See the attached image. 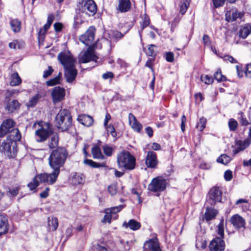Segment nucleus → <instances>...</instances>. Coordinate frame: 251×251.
Listing matches in <instances>:
<instances>
[{"mask_svg":"<svg viewBox=\"0 0 251 251\" xmlns=\"http://www.w3.org/2000/svg\"><path fill=\"white\" fill-rule=\"evenodd\" d=\"M49 162L53 169V172L36 175L27 185L31 191L36 189L40 183L51 185L56 182L63 163V149L59 148L53 151L50 155Z\"/></svg>","mask_w":251,"mask_h":251,"instance_id":"f257e3e1","label":"nucleus"},{"mask_svg":"<svg viewBox=\"0 0 251 251\" xmlns=\"http://www.w3.org/2000/svg\"><path fill=\"white\" fill-rule=\"evenodd\" d=\"M75 60L73 55L68 51L64 50V69L66 80L68 83L74 81L77 74V71L75 67Z\"/></svg>","mask_w":251,"mask_h":251,"instance_id":"f03ea898","label":"nucleus"},{"mask_svg":"<svg viewBox=\"0 0 251 251\" xmlns=\"http://www.w3.org/2000/svg\"><path fill=\"white\" fill-rule=\"evenodd\" d=\"M218 233L221 237L213 239L209 244L211 251H224L225 249V242L222 238L224 236V220L222 218L218 226Z\"/></svg>","mask_w":251,"mask_h":251,"instance_id":"7ed1b4c3","label":"nucleus"},{"mask_svg":"<svg viewBox=\"0 0 251 251\" xmlns=\"http://www.w3.org/2000/svg\"><path fill=\"white\" fill-rule=\"evenodd\" d=\"M119 167L126 170H133L135 166V158L128 151L121 152L117 155Z\"/></svg>","mask_w":251,"mask_h":251,"instance_id":"20e7f679","label":"nucleus"},{"mask_svg":"<svg viewBox=\"0 0 251 251\" xmlns=\"http://www.w3.org/2000/svg\"><path fill=\"white\" fill-rule=\"evenodd\" d=\"M167 180L161 176H157L153 178L148 185V190L152 192L157 193L156 196L159 195L158 193L164 191L167 186Z\"/></svg>","mask_w":251,"mask_h":251,"instance_id":"39448f33","label":"nucleus"},{"mask_svg":"<svg viewBox=\"0 0 251 251\" xmlns=\"http://www.w3.org/2000/svg\"><path fill=\"white\" fill-rule=\"evenodd\" d=\"M77 6L80 11L89 15H94L97 10L96 4L93 0H80Z\"/></svg>","mask_w":251,"mask_h":251,"instance_id":"423d86ee","label":"nucleus"},{"mask_svg":"<svg viewBox=\"0 0 251 251\" xmlns=\"http://www.w3.org/2000/svg\"><path fill=\"white\" fill-rule=\"evenodd\" d=\"M13 143L11 141L8 140L7 138L6 140H3L0 145V151L4 152L6 154L9 158H14L17 155V147L13 146V151H11V146ZM15 145L16 146V144Z\"/></svg>","mask_w":251,"mask_h":251,"instance_id":"0eeeda50","label":"nucleus"},{"mask_svg":"<svg viewBox=\"0 0 251 251\" xmlns=\"http://www.w3.org/2000/svg\"><path fill=\"white\" fill-rule=\"evenodd\" d=\"M80 63H86L91 61L96 62L98 57L96 55L94 50L89 48L86 50L81 51L78 55Z\"/></svg>","mask_w":251,"mask_h":251,"instance_id":"6e6552de","label":"nucleus"},{"mask_svg":"<svg viewBox=\"0 0 251 251\" xmlns=\"http://www.w3.org/2000/svg\"><path fill=\"white\" fill-rule=\"evenodd\" d=\"M222 195V191L219 187L212 188L209 193V198L207 200V203L211 205H214L216 202L221 201Z\"/></svg>","mask_w":251,"mask_h":251,"instance_id":"1a4fd4ad","label":"nucleus"},{"mask_svg":"<svg viewBox=\"0 0 251 251\" xmlns=\"http://www.w3.org/2000/svg\"><path fill=\"white\" fill-rule=\"evenodd\" d=\"M15 121L11 118L4 120L0 126V137H4L9 133L11 129L15 126Z\"/></svg>","mask_w":251,"mask_h":251,"instance_id":"9d476101","label":"nucleus"},{"mask_svg":"<svg viewBox=\"0 0 251 251\" xmlns=\"http://www.w3.org/2000/svg\"><path fill=\"white\" fill-rule=\"evenodd\" d=\"M95 28L90 26L86 32L79 37V40L84 44L89 46L94 39Z\"/></svg>","mask_w":251,"mask_h":251,"instance_id":"9b49d317","label":"nucleus"},{"mask_svg":"<svg viewBox=\"0 0 251 251\" xmlns=\"http://www.w3.org/2000/svg\"><path fill=\"white\" fill-rule=\"evenodd\" d=\"M6 102L5 105V110L8 113H12L18 112L21 107V104L17 100H11L10 98L6 97Z\"/></svg>","mask_w":251,"mask_h":251,"instance_id":"f8f14e48","label":"nucleus"},{"mask_svg":"<svg viewBox=\"0 0 251 251\" xmlns=\"http://www.w3.org/2000/svg\"><path fill=\"white\" fill-rule=\"evenodd\" d=\"M124 207V206L122 205H120L117 206L111 207L109 208L106 209L104 210V213L105 214L103 220L102 221L103 223H111V220L112 219V214H115L116 213L120 211L122 208Z\"/></svg>","mask_w":251,"mask_h":251,"instance_id":"ddd939ff","label":"nucleus"},{"mask_svg":"<svg viewBox=\"0 0 251 251\" xmlns=\"http://www.w3.org/2000/svg\"><path fill=\"white\" fill-rule=\"evenodd\" d=\"M9 225L5 214L0 213V237L8 233Z\"/></svg>","mask_w":251,"mask_h":251,"instance_id":"4468645a","label":"nucleus"},{"mask_svg":"<svg viewBox=\"0 0 251 251\" xmlns=\"http://www.w3.org/2000/svg\"><path fill=\"white\" fill-rule=\"evenodd\" d=\"M51 96L53 103L61 101L63 100V87H54L51 93Z\"/></svg>","mask_w":251,"mask_h":251,"instance_id":"2eb2a0df","label":"nucleus"},{"mask_svg":"<svg viewBox=\"0 0 251 251\" xmlns=\"http://www.w3.org/2000/svg\"><path fill=\"white\" fill-rule=\"evenodd\" d=\"M52 133V131L51 130L41 127L35 131V134L39 138L37 139V141L39 142H42L46 141Z\"/></svg>","mask_w":251,"mask_h":251,"instance_id":"dca6fc26","label":"nucleus"},{"mask_svg":"<svg viewBox=\"0 0 251 251\" xmlns=\"http://www.w3.org/2000/svg\"><path fill=\"white\" fill-rule=\"evenodd\" d=\"M69 181L73 185L83 184L85 182V177L82 174L73 173L70 175Z\"/></svg>","mask_w":251,"mask_h":251,"instance_id":"f3484780","label":"nucleus"},{"mask_svg":"<svg viewBox=\"0 0 251 251\" xmlns=\"http://www.w3.org/2000/svg\"><path fill=\"white\" fill-rule=\"evenodd\" d=\"M144 248L146 251H161L157 238L146 242Z\"/></svg>","mask_w":251,"mask_h":251,"instance_id":"a211bd4d","label":"nucleus"},{"mask_svg":"<svg viewBox=\"0 0 251 251\" xmlns=\"http://www.w3.org/2000/svg\"><path fill=\"white\" fill-rule=\"evenodd\" d=\"M250 144L251 141L248 139L243 141H237L234 147V149L232 151L233 155H235L240 151L245 150L247 147L249 146Z\"/></svg>","mask_w":251,"mask_h":251,"instance_id":"6ab92c4d","label":"nucleus"},{"mask_svg":"<svg viewBox=\"0 0 251 251\" xmlns=\"http://www.w3.org/2000/svg\"><path fill=\"white\" fill-rule=\"evenodd\" d=\"M157 164V156L155 152L149 151L147 153L146 164L149 168H154Z\"/></svg>","mask_w":251,"mask_h":251,"instance_id":"aec40b11","label":"nucleus"},{"mask_svg":"<svg viewBox=\"0 0 251 251\" xmlns=\"http://www.w3.org/2000/svg\"><path fill=\"white\" fill-rule=\"evenodd\" d=\"M243 15L242 13L237 11L236 9H232L226 12V19L228 22H233L238 18L241 19Z\"/></svg>","mask_w":251,"mask_h":251,"instance_id":"412c9836","label":"nucleus"},{"mask_svg":"<svg viewBox=\"0 0 251 251\" xmlns=\"http://www.w3.org/2000/svg\"><path fill=\"white\" fill-rule=\"evenodd\" d=\"M131 6L130 0H118L117 10L121 13L126 12L130 9Z\"/></svg>","mask_w":251,"mask_h":251,"instance_id":"4be33fe9","label":"nucleus"},{"mask_svg":"<svg viewBox=\"0 0 251 251\" xmlns=\"http://www.w3.org/2000/svg\"><path fill=\"white\" fill-rule=\"evenodd\" d=\"M230 222L236 228L243 227L245 225L244 219L239 215H233L230 219Z\"/></svg>","mask_w":251,"mask_h":251,"instance_id":"5701e85b","label":"nucleus"},{"mask_svg":"<svg viewBox=\"0 0 251 251\" xmlns=\"http://www.w3.org/2000/svg\"><path fill=\"white\" fill-rule=\"evenodd\" d=\"M22 135L19 129L18 128L13 127L6 138L13 143V142L20 141Z\"/></svg>","mask_w":251,"mask_h":251,"instance_id":"b1692460","label":"nucleus"},{"mask_svg":"<svg viewBox=\"0 0 251 251\" xmlns=\"http://www.w3.org/2000/svg\"><path fill=\"white\" fill-rule=\"evenodd\" d=\"M129 124L134 130L140 132L142 128V125L137 121L135 117L131 113L128 115Z\"/></svg>","mask_w":251,"mask_h":251,"instance_id":"393cba45","label":"nucleus"},{"mask_svg":"<svg viewBox=\"0 0 251 251\" xmlns=\"http://www.w3.org/2000/svg\"><path fill=\"white\" fill-rule=\"evenodd\" d=\"M77 119L80 124L88 127L91 126L94 122L91 116L85 114L79 115Z\"/></svg>","mask_w":251,"mask_h":251,"instance_id":"a878e982","label":"nucleus"},{"mask_svg":"<svg viewBox=\"0 0 251 251\" xmlns=\"http://www.w3.org/2000/svg\"><path fill=\"white\" fill-rule=\"evenodd\" d=\"M66 121L65 126L64 127V130H68L72 127V119L70 113L67 110L64 109V122Z\"/></svg>","mask_w":251,"mask_h":251,"instance_id":"bb28decb","label":"nucleus"},{"mask_svg":"<svg viewBox=\"0 0 251 251\" xmlns=\"http://www.w3.org/2000/svg\"><path fill=\"white\" fill-rule=\"evenodd\" d=\"M21 189V187L20 185H17L15 187L8 188V190L6 191V194L9 198H13L19 194Z\"/></svg>","mask_w":251,"mask_h":251,"instance_id":"cd10ccee","label":"nucleus"},{"mask_svg":"<svg viewBox=\"0 0 251 251\" xmlns=\"http://www.w3.org/2000/svg\"><path fill=\"white\" fill-rule=\"evenodd\" d=\"M9 24L14 32L18 33L20 31L22 27V23L18 19L11 20Z\"/></svg>","mask_w":251,"mask_h":251,"instance_id":"c85d7f7f","label":"nucleus"},{"mask_svg":"<svg viewBox=\"0 0 251 251\" xmlns=\"http://www.w3.org/2000/svg\"><path fill=\"white\" fill-rule=\"evenodd\" d=\"M123 226L126 228L129 227L132 230H136L141 227V224L134 220H130L128 222H124Z\"/></svg>","mask_w":251,"mask_h":251,"instance_id":"c756f323","label":"nucleus"},{"mask_svg":"<svg viewBox=\"0 0 251 251\" xmlns=\"http://www.w3.org/2000/svg\"><path fill=\"white\" fill-rule=\"evenodd\" d=\"M91 152L93 155V157L94 159H104V156L102 154L100 148L97 145H95L94 147H93L91 150Z\"/></svg>","mask_w":251,"mask_h":251,"instance_id":"7c9ffc66","label":"nucleus"},{"mask_svg":"<svg viewBox=\"0 0 251 251\" xmlns=\"http://www.w3.org/2000/svg\"><path fill=\"white\" fill-rule=\"evenodd\" d=\"M48 225L50 230H55L58 226L57 218L53 216L49 217L48 220Z\"/></svg>","mask_w":251,"mask_h":251,"instance_id":"2f4dec72","label":"nucleus"},{"mask_svg":"<svg viewBox=\"0 0 251 251\" xmlns=\"http://www.w3.org/2000/svg\"><path fill=\"white\" fill-rule=\"evenodd\" d=\"M22 79L17 72H14L11 75L10 85L11 86H18L22 83Z\"/></svg>","mask_w":251,"mask_h":251,"instance_id":"473e14b6","label":"nucleus"},{"mask_svg":"<svg viewBox=\"0 0 251 251\" xmlns=\"http://www.w3.org/2000/svg\"><path fill=\"white\" fill-rule=\"evenodd\" d=\"M218 212L216 209L207 208L204 214L205 219L207 221H209L215 218Z\"/></svg>","mask_w":251,"mask_h":251,"instance_id":"72a5a7b5","label":"nucleus"},{"mask_svg":"<svg viewBox=\"0 0 251 251\" xmlns=\"http://www.w3.org/2000/svg\"><path fill=\"white\" fill-rule=\"evenodd\" d=\"M251 33V25H246L242 27L239 31V35L242 38H246Z\"/></svg>","mask_w":251,"mask_h":251,"instance_id":"f704fd0d","label":"nucleus"},{"mask_svg":"<svg viewBox=\"0 0 251 251\" xmlns=\"http://www.w3.org/2000/svg\"><path fill=\"white\" fill-rule=\"evenodd\" d=\"M42 97V95L39 93H37L34 96L32 97L26 104L27 107H34L38 102L39 100Z\"/></svg>","mask_w":251,"mask_h":251,"instance_id":"c9c22d12","label":"nucleus"},{"mask_svg":"<svg viewBox=\"0 0 251 251\" xmlns=\"http://www.w3.org/2000/svg\"><path fill=\"white\" fill-rule=\"evenodd\" d=\"M25 46V42L17 39L14 40L12 42H10L8 44L9 48L11 49H16L17 47L18 49H21L24 48Z\"/></svg>","mask_w":251,"mask_h":251,"instance_id":"e433bc0d","label":"nucleus"},{"mask_svg":"<svg viewBox=\"0 0 251 251\" xmlns=\"http://www.w3.org/2000/svg\"><path fill=\"white\" fill-rule=\"evenodd\" d=\"M54 123L58 128H61V125L63 124V111L62 109H60L56 115Z\"/></svg>","mask_w":251,"mask_h":251,"instance_id":"4c0bfd02","label":"nucleus"},{"mask_svg":"<svg viewBox=\"0 0 251 251\" xmlns=\"http://www.w3.org/2000/svg\"><path fill=\"white\" fill-rule=\"evenodd\" d=\"M84 164L89 165L92 168H99V167H105L106 163H98L96 162H94L92 160L86 159L83 161Z\"/></svg>","mask_w":251,"mask_h":251,"instance_id":"58836bf2","label":"nucleus"},{"mask_svg":"<svg viewBox=\"0 0 251 251\" xmlns=\"http://www.w3.org/2000/svg\"><path fill=\"white\" fill-rule=\"evenodd\" d=\"M61 78V73L59 72L55 77L46 81V85L48 86H53L60 83V80Z\"/></svg>","mask_w":251,"mask_h":251,"instance_id":"ea45409f","label":"nucleus"},{"mask_svg":"<svg viewBox=\"0 0 251 251\" xmlns=\"http://www.w3.org/2000/svg\"><path fill=\"white\" fill-rule=\"evenodd\" d=\"M231 159L230 156L226 154H224L219 156L218 158L217 161L219 163L226 165L230 161Z\"/></svg>","mask_w":251,"mask_h":251,"instance_id":"a19ab883","label":"nucleus"},{"mask_svg":"<svg viewBox=\"0 0 251 251\" xmlns=\"http://www.w3.org/2000/svg\"><path fill=\"white\" fill-rule=\"evenodd\" d=\"M206 122V119L204 118H201L200 119L199 123L197 125V128L200 131H202L203 129L205 127V124Z\"/></svg>","mask_w":251,"mask_h":251,"instance_id":"79ce46f5","label":"nucleus"},{"mask_svg":"<svg viewBox=\"0 0 251 251\" xmlns=\"http://www.w3.org/2000/svg\"><path fill=\"white\" fill-rule=\"evenodd\" d=\"M228 125L229 129L231 131H234L237 128L238 123L234 119H230L228 121Z\"/></svg>","mask_w":251,"mask_h":251,"instance_id":"37998d69","label":"nucleus"},{"mask_svg":"<svg viewBox=\"0 0 251 251\" xmlns=\"http://www.w3.org/2000/svg\"><path fill=\"white\" fill-rule=\"evenodd\" d=\"M214 78L218 81H222L226 80V77L222 74L220 70H218L214 75Z\"/></svg>","mask_w":251,"mask_h":251,"instance_id":"c03bdc74","label":"nucleus"},{"mask_svg":"<svg viewBox=\"0 0 251 251\" xmlns=\"http://www.w3.org/2000/svg\"><path fill=\"white\" fill-rule=\"evenodd\" d=\"M201 81L204 82L206 84H212L213 82V78L208 75H202L201 76Z\"/></svg>","mask_w":251,"mask_h":251,"instance_id":"a18cd8bd","label":"nucleus"},{"mask_svg":"<svg viewBox=\"0 0 251 251\" xmlns=\"http://www.w3.org/2000/svg\"><path fill=\"white\" fill-rule=\"evenodd\" d=\"M105 127L106 128L107 132L110 133L113 137H115L117 136L115 129L112 125H109L105 126Z\"/></svg>","mask_w":251,"mask_h":251,"instance_id":"49530a36","label":"nucleus"},{"mask_svg":"<svg viewBox=\"0 0 251 251\" xmlns=\"http://www.w3.org/2000/svg\"><path fill=\"white\" fill-rule=\"evenodd\" d=\"M244 74L246 77L251 78V63L246 65Z\"/></svg>","mask_w":251,"mask_h":251,"instance_id":"de8ad7c7","label":"nucleus"},{"mask_svg":"<svg viewBox=\"0 0 251 251\" xmlns=\"http://www.w3.org/2000/svg\"><path fill=\"white\" fill-rule=\"evenodd\" d=\"M53 72V69L50 66H48V69L44 71L43 77L46 78L50 76Z\"/></svg>","mask_w":251,"mask_h":251,"instance_id":"09e8293b","label":"nucleus"},{"mask_svg":"<svg viewBox=\"0 0 251 251\" xmlns=\"http://www.w3.org/2000/svg\"><path fill=\"white\" fill-rule=\"evenodd\" d=\"M108 191L111 195L113 196L115 195L117 193V191L116 184H112L109 186L108 188Z\"/></svg>","mask_w":251,"mask_h":251,"instance_id":"8fccbe9b","label":"nucleus"},{"mask_svg":"<svg viewBox=\"0 0 251 251\" xmlns=\"http://www.w3.org/2000/svg\"><path fill=\"white\" fill-rule=\"evenodd\" d=\"M154 46L153 45H150L146 51V53L147 55L150 56H152L154 55L155 52L154 50Z\"/></svg>","mask_w":251,"mask_h":251,"instance_id":"3c124183","label":"nucleus"},{"mask_svg":"<svg viewBox=\"0 0 251 251\" xmlns=\"http://www.w3.org/2000/svg\"><path fill=\"white\" fill-rule=\"evenodd\" d=\"M47 32L44 31L43 28H41L38 33V39L39 41H43L45 37V34Z\"/></svg>","mask_w":251,"mask_h":251,"instance_id":"603ef678","label":"nucleus"},{"mask_svg":"<svg viewBox=\"0 0 251 251\" xmlns=\"http://www.w3.org/2000/svg\"><path fill=\"white\" fill-rule=\"evenodd\" d=\"M224 178L226 181H230L232 178V172L230 170H226L224 174Z\"/></svg>","mask_w":251,"mask_h":251,"instance_id":"864d4df0","label":"nucleus"},{"mask_svg":"<svg viewBox=\"0 0 251 251\" xmlns=\"http://www.w3.org/2000/svg\"><path fill=\"white\" fill-rule=\"evenodd\" d=\"M104 153L107 156H110L112 154V149L108 146H105L103 147Z\"/></svg>","mask_w":251,"mask_h":251,"instance_id":"5fc2aeb1","label":"nucleus"},{"mask_svg":"<svg viewBox=\"0 0 251 251\" xmlns=\"http://www.w3.org/2000/svg\"><path fill=\"white\" fill-rule=\"evenodd\" d=\"M222 58L225 61H226V62L228 61L232 63H237L236 60L231 56H229L228 55H225Z\"/></svg>","mask_w":251,"mask_h":251,"instance_id":"6e6d98bb","label":"nucleus"},{"mask_svg":"<svg viewBox=\"0 0 251 251\" xmlns=\"http://www.w3.org/2000/svg\"><path fill=\"white\" fill-rule=\"evenodd\" d=\"M225 0H212L214 7L217 8L224 5Z\"/></svg>","mask_w":251,"mask_h":251,"instance_id":"4d7b16f0","label":"nucleus"},{"mask_svg":"<svg viewBox=\"0 0 251 251\" xmlns=\"http://www.w3.org/2000/svg\"><path fill=\"white\" fill-rule=\"evenodd\" d=\"M50 189L49 187L46 188L45 190L40 194V197L42 199L47 198L49 195V191Z\"/></svg>","mask_w":251,"mask_h":251,"instance_id":"13d9d810","label":"nucleus"},{"mask_svg":"<svg viewBox=\"0 0 251 251\" xmlns=\"http://www.w3.org/2000/svg\"><path fill=\"white\" fill-rule=\"evenodd\" d=\"M58 145V140H56L55 137H52L50 140V142L49 144L50 148H54Z\"/></svg>","mask_w":251,"mask_h":251,"instance_id":"bf43d9fd","label":"nucleus"},{"mask_svg":"<svg viewBox=\"0 0 251 251\" xmlns=\"http://www.w3.org/2000/svg\"><path fill=\"white\" fill-rule=\"evenodd\" d=\"M166 59L168 62H172L174 60V55L172 52H168L166 54Z\"/></svg>","mask_w":251,"mask_h":251,"instance_id":"052dcab7","label":"nucleus"},{"mask_svg":"<svg viewBox=\"0 0 251 251\" xmlns=\"http://www.w3.org/2000/svg\"><path fill=\"white\" fill-rule=\"evenodd\" d=\"M54 28L56 32L61 31L63 28V24L61 23H55L54 24Z\"/></svg>","mask_w":251,"mask_h":251,"instance_id":"680f3d73","label":"nucleus"},{"mask_svg":"<svg viewBox=\"0 0 251 251\" xmlns=\"http://www.w3.org/2000/svg\"><path fill=\"white\" fill-rule=\"evenodd\" d=\"M150 24V19L147 16L144 17L143 23L141 25L142 29L144 28L146 26Z\"/></svg>","mask_w":251,"mask_h":251,"instance_id":"e2e57ef3","label":"nucleus"},{"mask_svg":"<svg viewBox=\"0 0 251 251\" xmlns=\"http://www.w3.org/2000/svg\"><path fill=\"white\" fill-rule=\"evenodd\" d=\"M188 6V4H187L186 2H183L180 6V12L182 14H184L186 12V11L187 9Z\"/></svg>","mask_w":251,"mask_h":251,"instance_id":"0e129e2a","label":"nucleus"},{"mask_svg":"<svg viewBox=\"0 0 251 251\" xmlns=\"http://www.w3.org/2000/svg\"><path fill=\"white\" fill-rule=\"evenodd\" d=\"M102 77L104 79L112 78L114 77V74L111 72H107L103 74L102 75Z\"/></svg>","mask_w":251,"mask_h":251,"instance_id":"69168bd1","label":"nucleus"},{"mask_svg":"<svg viewBox=\"0 0 251 251\" xmlns=\"http://www.w3.org/2000/svg\"><path fill=\"white\" fill-rule=\"evenodd\" d=\"M237 70V75L239 77H242L244 75L245 70H243L239 66L236 67Z\"/></svg>","mask_w":251,"mask_h":251,"instance_id":"338daca9","label":"nucleus"},{"mask_svg":"<svg viewBox=\"0 0 251 251\" xmlns=\"http://www.w3.org/2000/svg\"><path fill=\"white\" fill-rule=\"evenodd\" d=\"M82 23V21L79 18V16L77 15L75 18V21H74V26L75 28L77 27L79 24H81Z\"/></svg>","mask_w":251,"mask_h":251,"instance_id":"774afa93","label":"nucleus"}]
</instances>
